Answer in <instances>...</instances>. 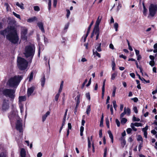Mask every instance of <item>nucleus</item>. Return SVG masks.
<instances>
[{
	"label": "nucleus",
	"mask_w": 157,
	"mask_h": 157,
	"mask_svg": "<svg viewBox=\"0 0 157 157\" xmlns=\"http://www.w3.org/2000/svg\"><path fill=\"white\" fill-rule=\"evenodd\" d=\"M154 60H151L149 62V64L151 66H153L155 65Z\"/></svg>",
	"instance_id": "49530a36"
},
{
	"label": "nucleus",
	"mask_w": 157,
	"mask_h": 157,
	"mask_svg": "<svg viewBox=\"0 0 157 157\" xmlns=\"http://www.w3.org/2000/svg\"><path fill=\"white\" fill-rule=\"evenodd\" d=\"M8 117L11 124L13 125V123L16 121V128L17 130L20 132H22V121L18 116L17 111L14 110L11 111L9 114Z\"/></svg>",
	"instance_id": "f03ea898"
},
{
	"label": "nucleus",
	"mask_w": 157,
	"mask_h": 157,
	"mask_svg": "<svg viewBox=\"0 0 157 157\" xmlns=\"http://www.w3.org/2000/svg\"><path fill=\"white\" fill-rule=\"evenodd\" d=\"M0 157H6V155L5 153L2 152L0 154Z\"/></svg>",
	"instance_id": "13d9d810"
},
{
	"label": "nucleus",
	"mask_w": 157,
	"mask_h": 157,
	"mask_svg": "<svg viewBox=\"0 0 157 157\" xmlns=\"http://www.w3.org/2000/svg\"><path fill=\"white\" fill-rule=\"evenodd\" d=\"M80 97V95L79 94H78V95H77L76 97L75 98V100L76 101V107H77L79 104Z\"/></svg>",
	"instance_id": "2eb2a0df"
},
{
	"label": "nucleus",
	"mask_w": 157,
	"mask_h": 157,
	"mask_svg": "<svg viewBox=\"0 0 157 157\" xmlns=\"http://www.w3.org/2000/svg\"><path fill=\"white\" fill-rule=\"evenodd\" d=\"M93 23H94V21H92L86 33L87 36H88L89 33L90 32V28H91V27L92 26V25H93Z\"/></svg>",
	"instance_id": "cd10ccee"
},
{
	"label": "nucleus",
	"mask_w": 157,
	"mask_h": 157,
	"mask_svg": "<svg viewBox=\"0 0 157 157\" xmlns=\"http://www.w3.org/2000/svg\"><path fill=\"white\" fill-rule=\"evenodd\" d=\"M137 75L138 76L140 80H142V81H146V80L143 78H141V77H140V76L139 75L137 74Z\"/></svg>",
	"instance_id": "5fc2aeb1"
},
{
	"label": "nucleus",
	"mask_w": 157,
	"mask_h": 157,
	"mask_svg": "<svg viewBox=\"0 0 157 157\" xmlns=\"http://www.w3.org/2000/svg\"><path fill=\"white\" fill-rule=\"evenodd\" d=\"M33 72H31L29 77V82H30L33 79Z\"/></svg>",
	"instance_id": "7c9ffc66"
},
{
	"label": "nucleus",
	"mask_w": 157,
	"mask_h": 157,
	"mask_svg": "<svg viewBox=\"0 0 157 157\" xmlns=\"http://www.w3.org/2000/svg\"><path fill=\"white\" fill-rule=\"evenodd\" d=\"M106 124L107 126V127L108 128H109V121L108 118L106 119Z\"/></svg>",
	"instance_id": "a19ab883"
},
{
	"label": "nucleus",
	"mask_w": 157,
	"mask_h": 157,
	"mask_svg": "<svg viewBox=\"0 0 157 157\" xmlns=\"http://www.w3.org/2000/svg\"><path fill=\"white\" fill-rule=\"evenodd\" d=\"M57 2V0H53V6L55 7H56V6Z\"/></svg>",
	"instance_id": "4d7b16f0"
},
{
	"label": "nucleus",
	"mask_w": 157,
	"mask_h": 157,
	"mask_svg": "<svg viewBox=\"0 0 157 157\" xmlns=\"http://www.w3.org/2000/svg\"><path fill=\"white\" fill-rule=\"evenodd\" d=\"M26 100V97L25 96H19V103L25 101Z\"/></svg>",
	"instance_id": "dca6fc26"
},
{
	"label": "nucleus",
	"mask_w": 157,
	"mask_h": 157,
	"mask_svg": "<svg viewBox=\"0 0 157 157\" xmlns=\"http://www.w3.org/2000/svg\"><path fill=\"white\" fill-rule=\"evenodd\" d=\"M48 10H50L51 9V6L52 5V1L51 0H48Z\"/></svg>",
	"instance_id": "72a5a7b5"
},
{
	"label": "nucleus",
	"mask_w": 157,
	"mask_h": 157,
	"mask_svg": "<svg viewBox=\"0 0 157 157\" xmlns=\"http://www.w3.org/2000/svg\"><path fill=\"white\" fill-rule=\"evenodd\" d=\"M37 25L39 29L41 30V31L43 33H44V29L43 23L41 22H38L37 23Z\"/></svg>",
	"instance_id": "9b49d317"
},
{
	"label": "nucleus",
	"mask_w": 157,
	"mask_h": 157,
	"mask_svg": "<svg viewBox=\"0 0 157 157\" xmlns=\"http://www.w3.org/2000/svg\"><path fill=\"white\" fill-rule=\"evenodd\" d=\"M6 33H8L6 36V38L11 42L14 44H18L20 43L18 36L14 27L8 26L5 30L1 32V33L2 35H4Z\"/></svg>",
	"instance_id": "f257e3e1"
},
{
	"label": "nucleus",
	"mask_w": 157,
	"mask_h": 157,
	"mask_svg": "<svg viewBox=\"0 0 157 157\" xmlns=\"http://www.w3.org/2000/svg\"><path fill=\"white\" fill-rule=\"evenodd\" d=\"M143 146V143L141 142L139 144L138 146L139 151H140L141 147Z\"/></svg>",
	"instance_id": "e2e57ef3"
},
{
	"label": "nucleus",
	"mask_w": 157,
	"mask_h": 157,
	"mask_svg": "<svg viewBox=\"0 0 157 157\" xmlns=\"http://www.w3.org/2000/svg\"><path fill=\"white\" fill-rule=\"evenodd\" d=\"M124 110H125L126 114H127L128 116L130 115L131 113V110L130 109L128 108H127L126 109L125 107L124 108Z\"/></svg>",
	"instance_id": "4be33fe9"
},
{
	"label": "nucleus",
	"mask_w": 157,
	"mask_h": 157,
	"mask_svg": "<svg viewBox=\"0 0 157 157\" xmlns=\"http://www.w3.org/2000/svg\"><path fill=\"white\" fill-rule=\"evenodd\" d=\"M132 131V129L130 128H128L126 130V132L128 134H130Z\"/></svg>",
	"instance_id": "6e6d98bb"
},
{
	"label": "nucleus",
	"mask_w": 157,
	"mask_h": 157,
	"mask_svg": "<svg viewBox=\"0 0 157 157\" xmlns=\"http://www.w3.org/2000/svg\"><path fill=\"white\" fill-rule=\"evenodd\" d=\"M66 118V117L65 116H64L63 119V122H62V125L63 126H64L65 124Z\"/></svg>",
	"instance_id": "3c124183"
},
{
	"label": "nucleus",
	"mask_w": 157,
	"mask_h": 157,
	"mask_svg": "<svg viewBox=\"0 0 157 157\" xmlns=\"http://www.w3.org/2000/svg\"><path fill=\"white\" fill-rule=\"evenodd\" d=\"M101 43H99L98 44V46L96 48L97 51L98 52H100L101 51Z\"/></svg>",
	"instance_id": "c756f323"
},
{
	"label": "nucleus",
	"mask_w": 157,
	"mask_h": 157,
	"mask_svg": "<svg viewBox=\"0 0 157 157\" xmlns=\"http://www.w3.org/2000/svg\"><path fill=\"white\" fill-rule=\"evenodd\" d=\"M91 78H90L88 82V83L86 85V86H87V87H88V86H89L90 84H91Z\"/></svg>",
	"instance_id": "338daca9"
},
{
	"label": "nucleus",
	"mask_w": 157,
	"mask_h": 157,
	"mask_svg": "<svg viewBox=\"0 0 157 157\" xmlns=\"http://www.w3.org/2000/svg\"><path fill=\"white\" fill-rule=\"evenodd\" d=\"M103 119H104V116H103V113L102 114L101 121L100 122V126L101 127H102L103 126Z\"/></svg>",
	"instance_id": "5701e85b"
},
{
	"label": "nucleus",
	"mask_w": 157,
	"mask_h": 157,
	"mask_svg": "<svg viewBox=\"0 0 157 157\" xmlns=\"http://www.w3.org/2000/svg\"><path fill=\"white\" fill-rule=\"evenodd\" d=\"M18 66L20 69L21 70L25 69L28 66V62L24 59L19 57L17 59Z\"/></svg>",
	"instance_id": "39448f33"
},
{
	"label": "nucleus",
	"mask_w": 157,
	"mask_h": 157,
	"mask_svg": "<svg viewBox=\"0 0 157 157\" xmlns=\"http://www.w3.org/2000/svg\"><path fill=\"white\" fill-rule=\"evenodd\" d=\"M143 5L144 9L143 12V14L144 15L146 16L147 14V10L146 9L143 2Z\"/></svg>",
	"instance_id": "6ab92c4d"
},
{
	"label": "nucleus",
	"mask_w": 157,
	"mask_h": 157,
	"mask_svg": "<svg viewBox=\"0 0 157 157\" xmlns=\"http://www.w3.org/2000/svg\"><path fill=\"white\" fill-rule=\"evenodd\" d=\"M66 11H67V12L66 16H67V18H68L69 17V16L70 14L71 13H70V10H67Z\"/></svg>",
	"instance_id": "09e8293b"
},
{
	"label": "nucleus",
	"mask_w": 157,
	"mask_h": 157,
	"mask_svg": "<svg viewBox=\"0 0 157 157\" xmlns=\"http://www.w3.org/2000/svg\"><path fill=\"white\" fill-rule=\"evenodd\" d=\"M19 107L20 109L21 112V113H23L24 111L23 106V104L21 103H19Z\"/></svg>",
	"instance_id": "b1692460"
},
{
	"label": "nucleus",
	"mask_w": 157,
	"mask_h": 157,
	"mask_svg": "<svg viewBox=\"0 0 157 157\" xmlns=\"http://www.w3.org/2000/svg\"><path fill=\"white\" fill-rule=\"evenodd\" d=\"M72 126L71 124L70 123H68V130H71V129Z\"/></svg>",
	"instance_id": "69168bd1"
},
{
	"label": "nucleus",
	"mask_w": 157,
	"mask_h": 157,
	"mask_svg": "<svg viewBox=\"0 0 157 157\" xmlns=\"http://www.w3.org/2000/svg\"><path fill=\"white\" fill-rule=\"evenodd\" d=\"M151 133L153 134L154 135H155L156 134L157 132L155 130H152L151 131Z\"/></svg>",
	"instance_id": "774afa93"
},
{
	"label": "nucleus",
	"mask_w": 157,
	"mask_h": 157,
	"mask_svg": "<svg viewBox=\"0 0 157 157\" xmlns=\"http://www.w3.org/2000/svg\"><path fill=\"white\" fill-rule=\"evenodd\" d=\"M34 88L33 87H31L28 89L27 95L28 97L31 96L33 93L34 90Z\"/></svg>",
	"instance_id": "9d476101"
},
{
	"label": "nucleus",
	"mask_w": 157,
	"mask_h": 157,
	"mask_svg": "<svg viewBox=\"0 0 157 157\" xmlns=\"http://www.w3.org/2000/svg\"><path fill=\"white\" fill-rule=\"evenodd\" d=\"M149 15L151 17H153L157 13V6L156 5L151 4L149 7Z\"/></svg>",
	"instance_id": "0eeeda50"
},
{
	"label": "nucleus",
	"mask_w": 157,
	"mask_h": 157,
	"mask_svg": "<svg viewBox=\"0 0 157 157\" xmlns=\"http://www.w3.org/2000/svg\"><path fill=\"white\" fill-rule=\"evenodd\" d=\"M133 121H139L140 120L139 118H137L135 116H133L132 118Z\"/></svg>",
	"instance_id": "58836bf2"
},
{
	"label": "nucleus",
	"mask_w": 157,
	"mask_h": 157,
	"mask_svg": "<svg viewBox=\"0 0 157 157\" xmlns=\"http://www.w3.org/2000/svg\"><path fill=\"white\" fill-rule=\"evenodd\" d=\"M131 100H133L134 101V102H137L138 101V99L137 98H136V97H135V98H132L131 99Z\"/></svg>",
	"instance_id": "052dcab7"
},
{
	"label": "nucleus",
	"mask_w": 157,
	"mask_h": 157,
	"mask_svg": "<svg viewBox=\"0 0 157 157\" xmlns=\"http://www.w3.org/2000/svg\"><path fill=\"white\" fill-rule=\"evenodd\" d=\"M35 49L33 45L27 46L25 47L24 54L26 58H29L30 62L31 61L35 54Z\"/></svg>",
	"instance_id": "7ed1b4c3"
},
{
	"label": "nucleus",
	"mask_w": 157,
	"mask_h": 157,
	"mask_svg": "<svg viewBox=\"0 0 157 157\" xmlns=\"http://www.w3.org/2000/svg\"><path fill=\"white\" fill-rule=\"evenodd\" d=\"M60 94L57 93L56 95L55 96V100L56 101H58V100L59 98V96L60 95Z\"/></svg>",
	"instance_id": "de8ad7c7"
},
{
	"label": "nucleus",
	"mask_w": 157,
	"mask_h": 157,
	"mask_svg": "<svg viewBox=\"0 0 157 157\" xmlns=\"http://www.w3.org/2000/svg\"><path fill=\"white\" fill-rule=\"evenodd\" d=\"M133 109L134 112L136 113H138V111L137 107L136 106H134L133 108Z\"/></svg>",
	"instance_id": "0e129e2a"
},
{
	"label": "nucleus",
	"mask_w": 157,
	"mask_h": 157,
	"mask_svg": "<svg viewBox=\"0 0 157 157\" xmlns=\"http://www.w3.org/2000/svg\"><path fill=\"white\" fill-rule=\"evenodd\" d=\"M37 18L36 17H33L28 19L27 20V21L28 22L31 23L35 21H37Z\"/></svg>",
	"instance_id": "4468645a"
},
{
	"label": "nucleus",
	"mask_w": 157,
	"mask_h": 157,
	"mask_svg": "<svg viewBox=\"0 0 157 157\" xmlns=\"http://www.w3.org/2000/svg\"><path fill=\"white\" fill-rule=\"evenodd\" d=\"M107 148H105L104 149V157H106L107 154Z\"/></svg>",
	"instance_id": "680f3d73"
},
{
	"label": "nucleus",
	"mask_w": 157,
	"mask_h": 157,
	"mask_svg": "<svg viewBox=\"0 0 157 157\" xmlns=\"http://www.w3.org/2000/svg\"><path fill=\"white\" fill-rule=\"evenodd\" d=\"M27 33V29L25 27H22L21 33V38L24 40L27 38L26 34Z\"/></svg>",
	"instance_id": "6e6552de"
},
{
	"label": "nucleus",
	"mask_w": 157,
	"mask_h": 157,
	"mask_svg": "<svg viewBox=\"0 0 157 157\" xmlns=\"http://www.w3.org/2000/svg\"><path fill=\"white\" fill-rule=\"evenodd\" d=\"M116 122L118 127H119L120 125V123L119 121L117 119H116Z\"/></svg>",
	"instance_id": "603ef678"
},
{
	"label": "nucleus",
	"mask_w": 157,
	"mask_h": 157,
	"mask_svg": "<svg viewBox=\"0 0 157 157\" xmlns=\"http://www.w3.org/2000/svg\"><path fill=\"white\" fill-rule=\"evenodd\" d=\"M93 55H96L98 56L99 58L101 57V55L100 54L98 53L97 51H95L94 50H93Z\"/></svg>",
	"instance_id": "393cba45"
},
{
	"label": "nucleus",
	"mask_w": 157,
	"mask_h": 157,
	"mask_svg": "<svg viewBox=\"0 0 157 157\" xmlns=\"http://www.w3.org/2000/svg\"><path fill=\"white\" fill-rule=\"evenodd\" d=\"M148 126L146 125L145 128H142V130L143 132H147V131L148 129Z\"/></svg>",
	"instance_id": "c03bdc74"
},
{
	"label": "nucleus",
	"mask_w": 157,
	"mask_h": 157,
	"mask_svg": "<svg viewBox=\"0 0 157 157\" xmlns=\"http://www.w3.org/2000/svg\"><path fill=\"white\" fill-rule=\"evenodd\" d=\"M13 15L16 17H17L19 19H21L20 16V15L17 14L14 12H13Z\"/></svg>",
	"instance_id": "f704fd0d"
},
{
	"label": "nucleus",
	"mask_w": 157,
	"mask_h": 157,
	"mask_svg": "<svg viewBox=\"0 0 157 157\" xmlns=\"http://www.w3.org/2000/svg\"><path fill=\"white\" fill-rule=\"evenodd\" d=\"M94 31V33L96 34H99V30L98 27L95 26Z\"/></svg>",
	"instance_id": "aec40b11"
},
{
	"label": "nucleus",
	"mask_w": 157,
	"mask_h": 157,
	"mask_svg": "<svg viewBox=\"0 0 157 157\" xmlns=\"http://www.w3.org/2000/svg\"><path fill=\"white\" fill-rule=\"evenodd\" d=\"M15 91L13 90L6 89L3 90V94L6 97H8L13 100L14 98Z\"/></svg>",
	"instance_id": "423d86ee"
},
{
	"label": "nucleus",
	"mask_w": 157,
	"mask_h": 157,
	"mask_svg": "<svg viewBox=\"0 0 157 157\" xmlns=\"http://www.w3.org/2000/svg\"><path fill=\"white\" fill-rule=\"evenodd\" d=\"M125 111V110H124V112L121 114L120 116V118H122L124 116V115L126 114Z\"/></svg>",
	"instance_id": "bf43d9fd"
},
{
	"label": "nucleus",
	"mask_w": 157,
	"mask_h": 157,
	"mask_svg": "<svg viewBox=\"0 0 157 157\" xmlns=\"http://www.w3.org/2000/svg\"><path fill=\"white\" fill-rule=\"evenodd\" d=\"M122 7V5L120 3H118V6L117 7V12H118V11L120 10L121 8Z\"/></svg>",
	"instance_id": "2f4dec72"
},
{
	"label": "nucleus",
	"mask_w": 157,
	"mask_h": 157,
	"mask_svg": "<svg viewBox=\"0 0 157 157\" xmlns=\"http://www.w3.org/2000/svg\"><path fill=\"white\" fill-rule=\"evenodd\" d=\"M34 10L35 11H39L40 10V9L38 6H36L34 7Z\"/></svg>",
	"instance_id": "c9c22d12"
},
{
	"label": "nucleus",
	"mask_w": 157,
	"mask_h": 157,
	"mask_svg": "<svg viewBox=\"0 0 157 157\" xmlns=\"http://www.w3.org/2000/svg\"><path fill=\"white\" fill-rule=\"evenodd\" d=\"M117 75V72H115L111 75V79L112 80H114L115 77Z\"/></svg>",
	"instance_id": "a878e982"
},
{
	"label": "nucleus",
	"mask_w": 157,
	"mask_h": 157,
	"mask_svg": "<svg viewBox=\"0 0 157 157\" xmlns=\"http://www.w3.org/2000/svg\"><path fill=\"white\" fill-rule=\"evenodd\" d=\"M121 145L123 147H124L126 144V141L124 137H122L121 139Z\"/></svg>",
	"instance_id": "a211bd4d"
},
{
	"label": "nucleus",
	"mask_w": 157,
	"mask_h": 157,
	"mask_svg": "<svg viewBox=\"0 0 157 157\" xmlns=\"http://www.w3.org/2000/svg\"><path fill=\"white\" fill-rule=\"evenodd\" d=\"M116 88L115 87L113 89V91L112 93V96L113 97H114L115 96V93H116Z\"/></svg>",
	"instance_id": "864d4df0"
},
{
	"label": "nucleus",
	"mask_w": 157,
	"mask_h": 157,
	"mask_svg": "<svg viewBox=\"0 0 157 157\" xmlns=\"http://www.w3.org/2000/svg\"><path fill=\"white\" fill-rule=\"evenodd\" d=\"M108 133L109 135V137L110 139L113 138V134L109 130L108 131Z\"/></svg>",
	"instance_id": "e433bc0d"
},
{
	"label": "nucleus",
	"mask_w": 157,
	"mask_h": 157,
	"mask_svg": "<svg viewBox=\"0 0 157 157\" xmlns=\"http://www.w3.org/2000/svg\"><path fill=\"white\" fill-rule=\"evenodd\" d=\"M118 25L117 23H115L114 24V28L115 29L116 31H117L118 30Z\"/></svg>",
	"instance_id": "4c0bfd02"
},
{
	"label": "nucleus",
	"mask_w": 157,
	"mask_h": 157,
	"mask_svg": "<svg viewBox=\"0 0 157 157\" xmlns=\"http://www.w3.org/2000/svg\"><path fill=\"white\" fill-rule=\"evenodd\" d=\"M106 81V80L104 79V80L103 83V85L102 86V90H105V82Z\"/></svg>",
	"instance_id": "8fccbe9b"
},
{
	"label": "nucleus",
	"mask_w": 157,
	"mask_h": 157,
	"mask_svg": "<svg viewBox=\"0 0 157 157\" xmlns=\"http://www.w3.org/2000/svg\"><path fill=\"white\" fill-rule=\"evenodd\" d=\"M41 84L42 86H43L44 85L45 82V78L44 76L41 78Z\"/></svg>",
	"instance_id": "c85d7f7f"
},
{
	"label": "nucleus",
	"mask_w": 157,
	"mask_h": 157,
	"mask_svg": "<svg viewBox=\"0 0 157 157\" xmlns=\"http://www.w3.org/2000/svg\"><path fill=\"white\" fill-rule=\"evenodd\" d=\"M137 140L138 141H141V142L143 143V139L142 137L140 135H138L137 136Z\"/></svg>",
	"instance_id": "473e14b6"
},
{
	"label": "nucleus",
	"mask_w": 157,
	"mask_h": 157,
	"mask_svg": "<svg viewBox=\"0 0 157 157\" xmlns=\"http://www.w3.org/2000/svg\"><path fill=\"white\" fill-rule=\"evenodd\" d=\"M86 96L87 98L89 100H90V97L89 93H87L86 94Z\"/></svg>",
	"instance_id": "79ce46f5"
},
{
	"label": "nucleus",
	"mask_w": 157,
	"mask_h": 157,
	"mask_svg": "<svg viewBox=\"0 0 157 157\" xmlns=\"http://www.w3.org/2000/svg\"><path fill=\"white\" fill-rule=\"evenodd\" d=\"M135 123V126L136 127H139V126H142V124L140 123H137L136 122Z\"/></svg>",
	"instance_id": "37998d69"
},
{
	"label": "nucleus",
	"mask_w": 157,
	"mask_h": 157,
	"mask_svg": "<svg viewBox=\"0 0 157 157\" xmlns=\"http://www.w3.org/2000/svg\"><path fill=\"white\" fill-rule=\"evenodd\" d=\"M16 6H18L21 9H24V4L22 3H19L18 2H17L16 4Z\"/></svg>",
	"instance_id": "f3484780"
},
{
	"label": "nucleus",
	"mask_w": 157,
	"mask_h": 157,
	"mask_svg": "<svg viewBox=\"0 0 157 157\" xmlns=\"http://www.w3.org/2000/svg\"><path fill=\"white\" fill-rule=\"evenodd\" d=\"M20 155L21 157H28L27 155L26 157V152L24 148H22L20 152Z\"/></svg>",
	"instance_id": "f8f14e48"
},
{
	"label": "nucleus",
	"mask_w": 157,
	"mask_h": 157,
	"mask_svg": "<svg viewBox=\"0 0 157 157\" xmlns=\"http://www.w3.org/2000/svg\"><path fill=\"white\" fill-rule=\"evenodd\" d=\"M9 108V101L8 100H4L2 107V110L4 111H6Z\"/></svg>",
	"instance_id": "1a4fd4ad"
},
{
	"label": "nucleus",
	"mask_w": 157,
	"mask_h": 157,
	"mask_svg": "<svg viewBox=\"0 0 157 157\" xmlns=\"http://www.w3.org/2000/svg\"><path fill=\"white\" fill-rule=\"evenodd\" d=\"M100 21H101V20H97L96 22L95 26L99 27V25L100 23Z\"/></svg>",
	"instance_id": "ea45409f"
},
{
	"label": "nucleus",
	"mask_w": 157,
	"mask_h": 157,
	"mask_svg": "<svg viewBox=\"0 0 157 157\" xmlns=\"http://www.w3.org/2000/svg\"><path fill=\"white\" fill-rule=\"evenodd\" d=\"M127 121V119L125 118H122L121 120V123L122 124H124Z\"/></svg>",
	"instance_id": "bb28decb"
},
{
	"label": "nucleus",
	"mask_w": 157,
	"mask_h": 157,
	"mask_svg": "<svg viewBox=\"0 0 157 157\" xmlns=\"http://www.w3.org/2000/svg\"><path fill=\"white\" fill-rule=\"evenodd\" d=\"M50 112L49 111H48L46 113L43 115L42 116V121L43 122H44L46 120L47 117L50 114Z\"/></svg>",
	"instance_id": "ddd939ff"
},
{
	"label": "nucleus",
	"mask_w": 157,
	"mask_h": 157,
	"mask_svg": "<svg viewBox=\"0 0 157 157\" xmlns=\"http://www.w3.org/2000/svg\"><path fill=\"white\" fill-rule=\"evenodd\" d=\"M91 111V106L88 105L87 106L86 109V113L88 115H89Z\"/></svg>",
	"instance_id": "412c9836"
},
{
	"label": "nucleus",
	"mask_w": 157,
	"mask_h": 157,
	"mask_svg": "<svg viewBox=\"0 0 157 157\" xmlns=\"http://www.w3.org/2000/svg\"><path fill=\"white\" fill-rule=\"evenodd\" d=\"M22 78L21 76H15L10 78L6 82V85L11 87H17Z\"/></svg>",
	"instance_id": "20e7f679"
},
{
	"label": "nucleus",
	"mask_w": 157,
	"mask_h": 157,
	"mask_svg": "<svg viewBox=\"0 0 157 157\" xmlns=\"http://www.w3.org/2000/svg\"><path fill=\"white\" fill-rule=\"evenodd\" d=\"M87 81H88V80L87 79H86L85 80L84 82H83V83H82V89H83L84 88L85 84L87 82Z\"/></svg>",
	"instance_id": "a18cd8bd"
}]
</instances>
